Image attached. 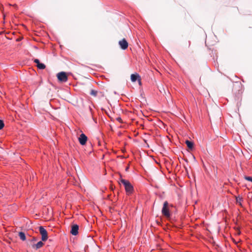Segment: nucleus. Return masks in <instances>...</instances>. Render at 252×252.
Here are the masks:
<instances>
[{"label": "nucleus", "mask_w": 252, "mask_h": 252, "mask_svg": "<svg viewBox=\"0 0 252 252\" xmlns=\"http://www.w3.org/2000/svg\"><path fill=\"white\" fill-rule=\"evenodd\" d=\"M131 80L132 82H134L136 80H138L140 82V76L138 74H132L131 75Z\"/></svg>", "instance_id": "6e6552de"}, {"label": "nucleus", "mask_w": 252, "mask_h": 252, "mask_svg": "<svg viewBox=\"0 0 252 252\" xmlns=\"http://www.w3.org/2000/svg\"><path fill=\"white\" fill-rule=\"evenodd\" d=\"M185 143L187 144L188 147L189 149H191V150L192 149V148L193 147V143L192 141L187 140L186 141Z\"/></svg>", "instance_id": "1a4fd4ad"}, {"label": "nucleus", "mask_w": 252, "mask_h": 252, "mask_svg": "<svg viewBox=\"0 0 252 252\" xmlns=\"http://www.w3.org/2000/svg\"><path fill=\"white\" fill-rule=\"evenodd\" d=\"M39 230L41 235V240L42 241H45L48 239V234L47 230L43 227L40 226Z\"/></svg>", "instance_id": "7ed1b4c3"}, {"label": "nucleus", "mask_w": 252, "mask_h": 252, "mask_svg": "<svg viewBox=\"0 0 252 252\" xmlns=\"http://www.w3.org/2000/svg\"><path fill=\"white\" fill-rule=\"evenodd\" d=\"M57 78L60 81L65 82L67 81V76L65 72H61L57 74Z\"/></svg>", "instance_id": "20e7f679"}, {"label": "nucleus", "mask_w": 252, "mask_h": 252, "mask_svg": "<svg viewBox=\"0 0 252 252\" xmlns=\"http://www.w3.org/2000/svg\"><path fill=\"white\" fill-rule=\"evenodd\" d=\"M236 202L241 204V202L242 201V198L239 196L236 197Z\"/></svg>", "instance_id": "4468645a"}, {"label": "nucleus", "mask_w": 252, "mask_h": 252, "mask_svg": "<svg viewBox=\"0 0 252 252\" xmlns=\"http://www.w3.org/2000/svg\"><path fill=\"white\" fill-rule=\"evenodd\" d=\"M97 91H95V90H92L91 91L90 94L91 95H93L94 96H96L97 95Z\"/></svg>", "instance_id": "ddd939ff"}, {"label": "nucleus", "mask_w": 252, "mask_h": 252, "mask_svg": "<svg viewBox=\"0 0 252 252\" xmlns=\"http://www.w3.org/2000/svg\"><path fill=\"white\" fill-rule=\"evenodd\" d=\"M244 178L247 180V181H250V182H252V177H250V176H245Z\"/></svg>", "instance_id": "2eb2a0df"}, {"label": "nucleus", "mask_w": 252, "mask_h": 252, "mask_svg": "<svg viewBox=\"0 0 252 252\" xmlns=\"http://www.w3.org/2000/svg\"><path fill=\"white\" fill-rule=\"evenodd\" d=\"M169 204L167 201H165L163 203V207L161 210V213L165 217L169 218L170 217V213L168 208Z\"/></svg>", "instance_id": "f03ea898"}, {"label": "nucleus", "mask_w": 252, "mask_h": 252, "mask_svg": "<svg viewBox=\"0 0 252 252\" xmlns=\"http://www.w3.org/2000/svg\"><path fill=\"white\" fill-rule=\"evenodd\" d=\"M79 226L77 224H73L71 226L70 233L73 235H76L78 233Z\"/></svg>", "instance_id": "0eeeda50"}, {"label": "nucleus", "mask_w": 252, "mask_h": 252, "mask_svg": "<svg viewBox=\"0 0 252 252\" xmlns=\"http://www.w3.org/2000/svg\"><path fill=\"white\" fill-rule=\"evenodd\" d=\"M19 236L23 241H25L26 239L25 234L23 232H20L19 233Z\"/></svg>", "instance_id": "9b49d317"}, {"label": "nucleus", "mask_w": 252, "mask_h": 252, "mask_svg": "<svg viewBox=\"0 0 252 252\" xmlns=\"http://www.w3.org/2000/svg\"><path fill=\"white\" fill-rule=\"evenodd\" d=\"M88 138L84 133H82L78 138L80 144L82 145L86 144Z\"/></svg>", "instance_id": "39448f33"}, {"label": "nucleus", "mask_w": 252, "mask_h": 252, "mask_svg": "<svg viewBox=\"0 0 252 252\" xmlns=\"http://www.w3.org/2000/svg\"><path fill=\"white\" fill-rule=\"evenodd\" d=\"M36 66L38 67V68H39L40 69H43L46 67L44 63H39L38 64H37Z\"/></svg>", "instance_id": "f8f14e48"}, {"label": "nucleus", "mask_w": 252, "mask_h": 252, "mask_svg": "<svg viewBox=\"0 0 252 252\" xmlns=\"http://www.w3.org/2000/svg\"><path fill=\"white\" fill-rule=\"evenodd\" d=\"M119 44L123 50H126L128 47V43L125 38L120 40Z\"/></svg>", "instance_id": "423d86ee"}, {"label": "nucleus", "mask_w": 252, "mask_h": 252, "mask_svg": "<svg viewBox=\"0 0 252 252\" xmlns=\"http://www.w3.org/2000/svg\"><path fill=\"white\" fill-rule=\"evenodd\" d=\"M120 182L124 185L125 186V190L127 193V194H130L132 193L133 188L130 183L126 180L121 179Z\"/></svg>", "instance_id": "f257e3e1"}, {"label": "nucleus", "mask_w": 252, "mask_h": 252, "mask_svg": "<svg viewBox=\"0 0 252 252\" xmlns=\"http://www.w3.org/2000/svg\"><path fill=\"white\" fill-rule=\"evenodd\" d=\"M4 123L3 121L0 120V129H1L4 127Z\"/></svg>", "instance_id": "dca6fc26"}, {"label": "nucleus", "mask_w": 252, "mask_h": 252, "mask_svg": "<svg viewBox=\"0 0 252 252\" xmlns=\"http://www.w3.org/2000/svg\"><path fill=\"white\" fill-rule=\"evenodd\" d=\"M34 62L36 63V65L40 63L39 60L37 59H35L34 60Z\"/></svg>", "instance_id": "f3484780"}, {"label": "nucleus", "mask_w": 252, "mask_h": 252, "mask_svg": "<svg viewBox=\"0 0 252 252\" xmlns=\"http://www.w3.org/2000/svg\"><path fill=\"white\" fill-rule=\"evenodd\" d=\"M170 206L173 207V205H170Z\"/></svg>", "instance_id": "a211bd4d"}, {"label": "nucleus", "mask_w": 252, "mask_h": 252, "mask_svg": "<svg viewBox=\"0 0 252 252\" xmlns=\"http://www.w3.org/2000/svg\"><path fill=\"white\" fill-rule=\"evenodd\" d=\"M44 245V243L41 241L38 242L37 244H36L34 246H33V248H35L36 249H38L40 248H41L43 245Z\"/></svg>", "instance_id": "9d476101"}]
</instances>
